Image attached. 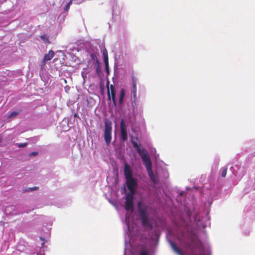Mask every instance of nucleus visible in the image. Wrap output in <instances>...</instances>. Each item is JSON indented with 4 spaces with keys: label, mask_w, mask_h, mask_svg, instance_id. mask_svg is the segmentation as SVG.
Returning <instances> with one entry per match:
<instances>
[{
    "label": "nucleus",
    "mask_w": 255,
    "mask_h": 255,
    "mask_svg": "<svg viewBox=\"0 0 255 255\" xmlns=\"http://www.w3.org/2000/svg\"><path fill=\"white\" fill-rule=\"evenodd\" d=\"M120 137L121 140L126 141L128 138V126L125 123L124 120H122L120 123Z\"/></svg>",
    "instance_id": "9"
},
{
    "label": "nucleus",
    "mask_w": 255,
    "mask_h": 255,
    "mask_svg": "<svg viewBox=\"0 0 255 255\" xmlns=\"http://www.w3.org/2000/svg\"><path fill=\"white\" fill-rule=\"evenodd\" d=\"M142 160L146 168L148 176H149L151 181L153 183L157 184L158 181V178H162L163 179H166L168 177V173L166 169H162V174H160L158 171H157L156 175H154L152 170V164L151 160L148 155L146 154H143L141 156Z\"/></svg>",
    "instance_id": "4"
},
{
    "label": "nucleus",
    "mask_w": 255,
    "mask_h": 255,
    "mask_svg": "<svg viewBox=\"0 0 255 255\" xmlns=\"http://www.w3.org/2000/svg\"><path fill=\"white\" fill-rule=\"evenodd\" d=\"M179 192V196H177V202L181 205L183 204V202H184L185 196V192L184 191H180Z\"/></svg>",
    "instance_id": "16"
},
{
    "label": "nucleus",
    "mask_w": 255,
    "mask_h": 255,
    "mask_svg": "<svg viewBox=\"0 0 255 255\" xmlns=\"http://www.w3.org/2000/svg\"><path fill=\"white\" fill-rule=\"evenodd\" d=\"M38 154V152H31L30 154H29V156H36Z\"/></svg>",
    "instance_id": "30"
},
{
    "label": "nucleus",
    "mask_w": 255,
    "mask_h": 255,
    "mask_svg": "<svg viewBox=\"0 0 255 255\" xmlns=\"http://www.w3.org/2000/svg\"><path fill=\"white\" fill-rule=\"evenodd\" d=\"M138 208L140 219L142 225L144 227L150 229L152 227V223L147 212L146 207L144 206H142V203L139 202L138 203Z\"/></svg>",
    "instance_id": "5"
},
{
    "label": "nucleus",
    "mask_w": 255,
    "mask_h": 255,
    "mask_svg": "<svg viewBox=\"0 0 255 255\" xmlns=\"http://www.w3.org/2000/svg\"><path fill=\"white\" fill-rule=\"evenodd\" d=\"M228 167H223L221 169V176L222 177H225L227 174Z\"/></svg>",
    "instance_id": "20"
},
{
    "label": "nucleus",
    "mask_w": 255,
    "mask_h": 255,
    "mask_svg": "<svg viewBox=\"0 0 255 255\" xmlns=\"http://www.w3.org/2000/svg\"><path fill=\"white\" fill-rule=\"evenodd\" d=\"M90 60L93 61L94 62V68L96 71V73L98 75H99L101 73V69L100 63L98 59V57L94 52H92L90 54Z\"/></svg>",
    "instance_id": "10"
},
{
    "label": "nucleus",
    "mask_w": 255,
    "mask_h": 255,
    "mask_svg": "<svg viewBox=\"0 0 255 255\" xmlns=\"http://www.w3.org/2000/svg\"><path fill=\"white\" fill-rule=\"evenodd\" d=\"M37 189V187H34L33 188H28L26 190V191H33V190H36V189Z\"/></svg>",
    "instance_id": "29"
},
{
    "label": "nucleus",
    "mask_w": 255,
    "mask_h": 255,
    "mask_svg": "<svg viewBox=\"0 0 255 255\" xmlns=\"http://www.w3.org/2000/svg\"><path fill=\"white\" fill-rule=\"evenodd\" d=\"M132 83L133 88H136L137 79L135 78V77L134 76H133L132 77Z\"/></svg>",
    "instance_id": "22"
},
{
    "label": "nucleus",
    "mask_w": 255,
    "mask_h": 255,
    "mask_svg": "<svg viewBox=\"0 0 255 255\" xmlns=\"http://www.w3.org/2000/svg\"><path fill=\"white\" fill-rule=\"evenodd\" d=\"M131 142L133 147L135 149V150L138 152H140L141 151V150L138 145L137 138L135 137L132 136L131 138Z\"/></svg>",
    "instance_id": "13"
},
{
    "label": "nucleus",
    "mask_w": 255,
    "mask_h": 255,
    "mask_svg": "<svg viewBox=\"0 0 255 255\" xmlns=\"http://www.w3.org/2000/svg\"><path fill=\"white\" fill-rule=\"evenodd\" d=\"M46 62V61H44V59H43V60L42 61V62L40 65V69L41 70L43 69Z\"/></svg>",
    "instance_id": "28"
},
{
    "label": "nucleus",
    "mask_w": 255,
    "mask_h": 255,
    "mask_svg": "<svg viewBox=\"0 0 255 255\" xmlns=\"http://www.w3.org/2000/svg\"><path fill=\"white\" fill-rule=\"evenodd\" d=\"M72 0H70L66 5V6L65 7V11H68L69 9V7H70V4H71L72 3Z\"/></svg>",
    "instance_id": "26"
},
{
    "label": "nucleus",
    "mask_w": 255,
    "mask_h": 255,
    "mask_svg": "<svg viewBox=\"0 0 255 255\" xmlns=\"http://www.w3.org/2000/svg\"><path fill=\"white\" fill-rule=\"evenodd\" d=\"M124 173L126 179L127 185L129 192L126 195L125 209L127 214L125 220H123V222L125 223L127 226L126 219L127 218H128L130 228L134 225L137 226L133 216V195L137 188V181L133 177L131 169L127 163L124 164Z\"/></svg>",
    "instance_id": "3"
},
{
    "label": "nucleus",
    "mask_w": 255,
    "mask_h": 255,
    "mask_svg": "<svg viewBox=\"0 0 255 255\" xmlns=\"http://www.w3.org/2000/svg\"><path fill=\"white\" fill-rule=\"evenodd\" d=\"M158 196V194L157 192H154L152 194L151 192V204L154 203L155 199Z\"/></svg>",
    "instance_id": "19"
},
{
    "label": "nucleus",
    "mask_w": 255,
    "mask_h": 255,
    "mask_svg": "<svg viewBox=\"0 0 255 255\" xmlns=\"http://www.w3.org/2000/svg\"><path fill=\"white\" fill-rule=\"evenodd\" d=\"M103 59H105V60L107 61V58H108V52L106 49H103Z\"/></svg>",
    "instance_id": "23"
},
{
    "label": "nucleus",
    "mask_w": 255,
    "mask_h": 255,
    "mask_svg": "<svg viewBox=\"0 0 255 255\" xmlns=\"http://www.w3.org/2000/svg\"><path fill=\"white\" fill-rule=\"evenodd\" d=\"M133 98L134 100L135 101L136 99V88H132Z\"/></svg>",
    "instance_id": "25"
},
{
    "label": "nucleus",
    "mask_w": 255,
    "mask_h": 255,
    "mask_svg": "<svg viewBox=\"0 0 255 255\" xmlns=\"http://www.w3.org/2000/svg\"><path fill=\"white\" fill-rule=\"evenodd\" d=\"M187 219L181 217L175 223L174 238L179 242L188 255H211V248L208 243L203 244L197 235L188 214ZM168 243L172 250L178 255H184L176 243L171 240Z\"/></svg>",
    "instance_id": "1"
},
{
    "label": "nucleus",
    "mask_w": 255,
    "mask_h": 255,
    "mask_svg": "<svg viewBox=\"0 0 255 255\" xmlns=\"http://www.w3.org/2000/svg\"><path fill=\"white\" fill-rule=\"evenodd\" d=\"M54 52L53 51L50 50L49 51L48 53L45 54L43 59L44 61H49L54 56Z\"/></svg>",
    "instance_id": "17"
},
{
    "label": "nucleus",
    "mask_w": 255,
    "mask_h": 255,
    "mask_svg": "<svg viewBox=\"0 0 255 255\" xmlns=\"http://www.w3.org/2000/svg\"><path fill=\"white\" fill-rule=\"evenodd\" d=\"M104 62L105 63L106 70H107V71H108V67H109L108 58H107V61L105 60V59H104Z\"/></svg>",
    "instance_id": "27"
},
{
    "label": "nucleus",
    "mask_w": 255,
    "mask_h": 255,
    "mask_svg": "<svg viewBox=\"0 0 255 255\" xmlns=\"http://www.w3.org/2000/svg\"><path fill=\"white\" fill-rule=\"evenodd\" d=\"M27 144V142L24 143H17L15 144V145L18 147L22 148L25 147Z\"/></svg>",
    "instance_id": "24"
},
{
    "label": "nucleus",
    "mask_w": 255,
    "mask_h": 255,
    "mask_svg": "<svg viewBox=\"0 0 255 255\" xmlns=\"http://www.w3.org/2000/svg\"><path fill=\"white\" fill-rule=\"evenodd\" d=\"M16 207L15 206H11L9 207L8 209H6L5 213L6 214H9L11 215L12 216L16 215L20 213H23V212H16L14 210Z\"/></svg>",
    "instance_id": "14"
},
{
    "label": "nucleus",
    "mask_w": 255,
    "mask_h": 255,
    "mask_svg": "<svg viewBox=\"0 0 255 255\" xmlns=\"http://www.w3.org/2000/svg\"><path fill=\"white\" fill-rule=\"evenodd\" d=\"M110 91L114 89H116L115 86L114 85L111 84L110 87H109Z\"/></svg>",
    "instance_id": "31"
},
{
    "label": "nucleus",
    "mask_w": 255,
    "mask_h": 255,
    "mask_svg": "<svg viewBox=\"0 0 255 255\" xmlns=\"http://www.w3.org/2000/svg\"><path fill=\"white\" fill-rule=\"evenodd\" d=\"M230 169L233 174L240 179L245 175L246 172L245 167L238 164L231 166Z\"/></svg>",
    "instance_id": "7"
},
{
    "label": "nucleus",
    "mask_w": 255,
    "mask_h": 255,
    "mask_svg": "<svg viewBox=\"0 0 255 255\" xmlns=\"http://www.w3.org/2000/svg\"><path fill=\"white\" fill-rule=\"evenodd\" d=\"M125 94H126V93H125V90L124 89H122L121 91L120 96V98H119V104L120 105L123 104V103L124 102V98H125Z\"/></svg>",
    "instance_id": "18"
},
{
    "label": "nucleus",
    "mask_w": 255,
    "mask_h": 255,
    "mask_svg": "<svg viewBox=\"0 0 255 255\" xmlns=\"http://www.w3.org/2000/svg\"><path fill=\"white\" fill-rule=\"evenodd\" d=\"M41 39L45 43H48V36L46 34L41 35L40 36Z\"/></svg>",
    "instance_id": "21"
},
{
    "label": "nucleus",
    "mask_w": 255,
    "mask_h": 255,
    "mask_svg": "<svg viewBox=\"0 0 255 255\" xmlns=\"http://www.w3.org/2000/svg\"><path fill=\"white\" fill-rule=\"evenodd\" d=\"M208 213H207V215L205 217L203 218L200 219V217L198 218V217H196L194 218V221L195 224L196 225L198 228H205L210 223V218L208 215Z\"/></svg>",
    "instance_id": "8"
},
{
    "label": "nucleus",
    "mask_w": 255,
    "mask_h": 255,
    "mask_svg": "<svg viewBox=\"0 0 255 255\" xmlns=\"http://www.w3.org/2000/svg\"><path fill=\"white\" fill-rule=\"evenodd\" d=\"M20 112V111H13L10 114L7 113L6 115V120L9 122L12 119L15 118L19 114Z\"/></svg>",
    "instance_id": "15"
},
{
    "label": "nucleus",
    "mask_w": 255,
    "mask_h": 255,
    "mask_svg": "<svg viewBox=\"0 0 255 255\" xmlns=\"http://www.w3.org/2000/svg\"><path fill=\"white\" fill-rule=\"evenodd\" d=\"M112 124L110 121H106L105 122V129L104 137L107 145H109L112 140Z\"/></svg>",
    "instance_id": "6"
},
{
    "label": "nucleus",
    "mask_w": 255,
    "mask_h": 255,
    "mask_svg": "<svg viewBox=\"0 0 255 255\" xmlns=\"http://www.w3.org/2000/svg\"><path fill=\"white\" fill-rule=\"evenodd\" d=\"M127 230H125V254L124 255H154L158 246L159 234L155 231L148 239L141 233L138 226L130 228L127 218Z\"/></svg>",
    "instance_id": "2"
},
{
    "label": "nucleus",
    "mask_w": 255,
    "mask_h": 255,
    "mask_svg": "<svg viewBox=\"0 0 255 255\" xmlns=\"http://www.w3.org/2000/svg\"><path fill=\"white\" fill-rule=\"evenodd\" d=\"M109 82L108 81L107 83V87L108 89V99L111 100L112 99V100L115 105L116 104V89L112 90L110 91L109 89Z\"/></svg>",
    "instance_id": "11"
},
{
    "label": "nucleus",
    "mask_w": 255,
    "mask_h": 255,
    "mask_svg": "<svg viewBox=\"0 0 255 255\" xmlns=\"http://www.w3.org/2000/svg\"><path fill=\"white\" fill-rule=\"evenodd\" d=\"M186 190H189V188L188 187H186Z\"/></svg>",
    "instance_id": "32"
},
{
    "label": "nucleus",
    "mask_w": 255,
    "mask_h": 255,
    "mask_svg": "<svg viewBox=\"0 0 255 255\" xmlns=\"http://www.w3.org/2000/svg\"><path fill=\"white\" fill-rule=\"evenodd\" d=\"M37 222H39L40 223L43 224V225H51L52 224V221H48V218L47 217L42 216V215H39L38 216L37 218Z\"/></svg>",
    "instance_id": "12"
}]
</instances>
